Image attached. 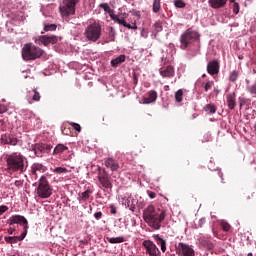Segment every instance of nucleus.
Instances as JSON below:
<instances>
[{
	"label": "nucleus",
	"instance_id": "nucleus-21",
	"mask_svg": "<svg viewBox=\"0 0 256 256\" xmlns=\"http://www.w3.org/2000/svg\"><path fill=\"white\" fill-rule=\"evenodd\" d=\"M153 239L156 241L157 245H160L162 253H165V251H167V241L159 236V234L153 235Z\"/></svg>",
	"mask_w": 256,
	"mask_h": 256
},
{
	"label": "nucleus",
	"instance_id": "nucleus-31",
	"mask_svg": "<svg viewBox=\"0 0 256 256\" xmlns=\"http://www.w3.org/2000/svg\"><path fill=\"white\" fill-rule=\"evenodd\" d=\"M220 226H221V229L222 231H230L231 230V224H229V222L225 221V220H222L220 222Z\"/></svg>",
	"mask_w": 256,
	"mask_h": 256
},
{
	"label": "nucleus",
	"instance_id": "nucleus-9",
	"mask_svg": "<svg viewBox=\"0 0 256 256\" xmlns=\"http://www.w3.org/2000/svg\"><path fill=\"white\" fill-rule=\"evenodd\" d=\"M99 169V174H98V181L104 189H113V183H111V180L109 179V174H107V171L105 169Z\"/></svg>",
	"mask_w": 256,
	"mask_h": 256
},
{
	"label": "nucleus",
	"instance_id": "nucleus-32",
	"mask_svg": "<svg viewBox=\"0 0 256 256\" xmlns=\"http://www.w3.org/2000/svg\"><path fill=\"white\" fill-rule=\"evenodd\" d=\"M4 240L6 241V243H19V238L18 236H6L4 238Z\"/></svg>",
	"mask_w": 256,
	"mask_h": 256
},
{
	"label": "nucleus",
	"instance_id": "nucleus-6",
	"mask_svg": "<svg viewBox=\"0 0 256 256\" xmlns=\"http://www.w3.org/2000/svg\"><path fill=\"white\" fill-rule=\"evenodd\" d=\"M84 35L88 41L96 43L101 39V24L94 22L85 28Z\"/></svg>",
	"mask_w": 256,
	"mask_h": 256
},
{
	"label": "nucleus",
	"instance_id": "nucleus-22",
	"mask_svg": "<svg viewBox=\"0 0 256 256\" xmlns=\"http://www.w3.org/2000/svg\"><path fill=\"white\" fill-rule=\"evenodd\" d=\"M236 94L234 92L227 94L226 99H227V105L228 108L233 110L235 109L237 102H236Z\"/></svg>",
	"mask_w": 256,
	"mask_h": 256
},
{
	"label": "nucleus",
	"instance_id": "nucleus-29",
	"mask_svg": "<svg viewBox=\"0 0 256 256\" xmlns=\"http://www.w3.org/2000/svg\"><path fill=\"white\" fill-rule=\"evenodd\" d=\"M152 11L153 13H159L161 11V0H154Z\"/></svg>",
	"mask_w": 256,
	"mask_h": 256
},
{
	"label": "nucleus",
	"instance_id": "nucleus-45",
	"mask_svg": "<svg viewBox=\"0 0 256 256\" xmlns=\"http://www.w3.org/2000/svg\"><path fill=\"white\" fill-rule=\"evenodd\" d=\"M9 111V108L5 104H0V115H3V113H7Z\"/></svg>",
	"mask_w": 256,
	"mask_h": 256
},
{
	"label": "nucleus",
	"instance_id": "nucleus-23",
	"mask_svg": "<svg viewBox=\"0 0 256 256\" xmlns=\"http://www.w3.org/2000/svg\"><path fill=\"white\" fill-rule=\"evenodd\" d=\"M247 83V91L250 95H256V78H254L252 81L249 79H246Z\"/></svg>",
	"mask_w": 256,
	"mask_h": 256
},
{
	"label": "nucleus",
	"instance_id": "nucleus-28",
	"mask_svg": "<svg viewBox=\"0 0 256 256\" xmlns=\"http://www.w3.org/2000/svg\"><path fill=\"white\" fill-rule=\"evenodd\" d=\"M237 79H239V71L233 70L229 75V81H231V83H235Z\"/></svg>",
	"mask_w": 256,
	"mask_h": 256
},
{
	"label": "nucleus",
	"instance_id": "nucleus-53",
	"mask_svg": "<svg viewBox=\"0 0 256 256\" xmlns=\"http://www.w3.org/2000/svg\"><path fill=\"white\" fill-rule=\"evenodd\" d=\"M8 233H9V235H13V233H15V228H10L8 230Z\"/></svg>",
	"mask_w": 256,
	"mask_h": 256
},
{
	"label": "nucleus",
	"instance_id": "nucleus-62",
	"mask_svg": "<svg viewBox=\"0 0 256 256\" xmlns=\"http://www.w3.org/2000/svg\"><path fill=\"white\" fill-rule=\"evenodd\" d=\"M28 93H29V97H31V91H29Z\"/></svg>",
	"mask_w": 256,
	"mask_h": 256
},
{
	"label": "nucleus",
	"instance_id": "nucleus-47",
	"mask_svg": "<svg viewBox=\"0 0 256 256\" xmlns=\"http://www.w3.org/2000/svg\"><path fill=\"white\" fill-rule=\"evenodd\" d=\"M109 37H111V41H115V30L110 28Z\"/></svg>",
	"mask_w": 256,
	"mask_h": 256
},
{
	"label": "nucleus",
	"instance_id": "nucleus-33",
	"mask_svg": "<svg viewBox=\"0 0 256 256\" xmlns=\"http://www.w3.org/2000/svg\"><path fill=\"white\" fill-rule=\"evenodd\" d=\"M175 100L177 103H181V101H183V90L182 89H179L178 91H176Z\"/></svg>",
	"mask_w": 256,
	"mask_h": 256
},
{
	"label": "nucleus",
	"instance_id": "nucleus-41",
	"mask_svg": "<svg viewBox=\"0 0 256 256\" xmlns=\"http://www.w3.org/2000/svg\"><path fill=\"white\" fill-rule=\"evenodd\" d=\"M27 229H29V226L28 225L24 226V231L21 233L20 236H17L18 241H23V239H25V237H27Z\"/></svg>",
	"mask_w": 256,
	"mask_h": 256
},
{
	"label": "nucleus",
	"instance_id": "nucleus-35",
	"mask_svg": "<svg viewBox=\"0 0 256 256\" xmlns=\"http://www.w3.org/2000/svg\"><path fill=\"white\" fill-rule=\"evenodd\" d=\"M53 173H56L57 175H61L63 173H69L68 169L65 167H56L53 171Z\"/></svg>",
	"mask_w": 256,
	"mask_h": 256
},
{
	"label": "nucleus",
	"instance_id": "nucleus-20",
	"mask_svg": "<svg viewBox=\"0 0 256 256\" xmlns=\"http://www.w3.org/2000/svg\"><path fill=\"white\" fill-rule=\"evenodd\" d=\"M160 75L161 77H175V68L173 66L169 65L166 68L160 69Z\"/></svg>",
	"mask_w": 256,
	"mask_h": 256
},
{
	"label": "nucleus",
	"instance_id": "nucleus-40",
	"mask_svg": "<svg viewBox=\"0 0 256 256\" xmlns=\"http://www.w3.org/2000/svg\"><path fill=\"white\" fill-rule=\"evenodd\" d=\"M174 5L175 7H177L178 9H183L185 8V2L183 0H175L174 1Z\"/></svg>",
	"mask_w": 256,
	"mask_h": 256
},
{
	"label": "nucleus",
	"instance_id": "nucleus-48",
	"mask_svg": "<svg viewBox=\"0 0 256 256\" xmlns=\"http://www.w3.org/2000/svg\"><path fill=\"white\" fill-rule=\"evenodd\" d=\"M94 217H95V219H97V221H99V219H101V217H103V212H101V211L96 212L94 214Z\"/></svg>",
	"mask_w": 256,
	"mask_h": 256
},
{
	"label": "nucleus",
	"instance_id": "nucleus-19",
	"mask_svg": "<svg viewBox=\"0 0 256 256\" xmlns=\"http://www.w3.org/2000/svg\"><path fill=\"white\" fill-rule=\"evenodd\" d=\"M147 95H148V97H144L142 99L144 105H149V104L155 103V101H157V91L150 90L147 93Z\"/></svg>",
	"mask_w": 256,
	"mask_h": 256
},
{
	"label": "nucleus",
	"instance_id": "nucleus-15",
	"mask_svg": "<svg viewBox=\"0 0 256 256\" xmlns=\"http://www.w3.org/2000/svg\"><path fill=\"white\" fill-rule=\"evenodd\" d=\"M47 171V167H45L41 163H34L31 166L30 173L34 176L35 179H37V173H45Z\"/></svg>",
	"mask_w": 256,
	"mask_h": 256
},
{
	"label": "nucleus",
	"instance_id": "nucleus-36",
	"mask_svg": "<svg viewBox=\"0 0 256 256\" xmlns=\"http://www.w3.org/2000/svg\"><path fill=\"white\" fill-rule=\"evenodd\" d=\"M99 7H100L101 9H103V10L105 11V13H113V10L111 9V7L109 6V4H107V3H101V4L99 5Z\"/></svg>",
	"mask_w": 256,
	"mask_h": 256
},
{
	"label": "nucleus",
	"instance_id": "nucleus-10",
	"mask_svg": "<svg viewBox=\"0 0 256 256\" xmlns=\"http://www.w3.org/2000/svg\"><path fill=\"white\" fill-rule=\"evenodd\" d=\"M53 149V146L51 144H35L33 147V151L36 155V157H43L45 153H51V150Z\"/></svg>",
	"mask_w": 256,
	"mask_h": 256
},
{
	"label": "nucleus",
	"instance_id": "nucleus-61",
	"mask_svg": "<svg viewBox=\"0 0 256 256\" xmlns=\"http://www.w3.org/2000/svg\"><path fill=\"white\" fill-rule=\"evenodd\" d=\"M240 107H243V102H240Z\"/></svg>",
	"mask_w": 256,
	"mask_h": 256
},
{
	"label": "nucleus",
	"instance_id": "nucleus-44",
	"mask_svg": "<svg viewBox=\"0 0 256 256\" xmlns=\"http://www.w3.org/2000/svg\"><path fill=\"white\" fill-rule=\"evenodd\" d=\"M231 3H234L233 4V13L235 14V15H238V13H239V3H237V2H231Z\"/></svg>",
	"mask_w": 256,
	"mask_h": 256
},
{
	"label": "nucleus",
	"instance_id": "nucleus-59",
	"mask_svg": "<svg viewBox=\"0 0 256 256\" xmlns=\"http://www.w3.org/2000/svg\"><path fill=\"white\" fill-rule=\"evenodd\" d=\"M202 77H203V79H205V77H207V74H203Z\"/></svg>",
	"mask_w": 256,
	"mask_h": 256
},
{
	"label": "nucleus",
	"instance_id": "nucleus-37",
	"mask_svg": "<svg viewBox=\"0 0 256 256\" xmlns=\"http://www.w3.org/2000/svg\"><path fill=\"white\" fill-rule=\"evenodd\" d=\"M111 19H113V21H115L119 25H123V27H125V24L127 23L125 19H120L119 16H111Z\"/></svg>",
	"mask_w": 256,
	"mask_h": 256
},
{
	"label": "nucleus",
	"instance_id": "nucleus-14",
	"mask_svg": "<svg viewBox=\"0 0 256 256\" xmlns=\"http://www.w3.org/2000/svg\"><path fill=\"white\" fill-rule=\"evenodd\" d=\"M9 221V225H22L23 227L27 226L29 224V222L27 221V218H25L24 216L21 215H14L12 217H10Z\"/></svg>",
	"mask_w": 256,
	"mask_h": 256
},
{
	"label": "nucleus",
	"instance_id": "nucleus-52",
	"mask_svg": "<svg viewBox=\"0 0 256 256\" xmlns=\"http://www.w3.org/2000/svg\"><path fill=\"white\" fill-rule=\"evenodd\" d=\"M133 81H134V85H137V82H138V80H137V74H134V75H133Z\"/></svg>",
	"mask_w": 256,
	"mask_h": 256
},
{
	"label": "nucleus",
	"instance_id": "nucleus-11",
	"mask_svg": "<svg viewBox=\"0 0 256 256\" xmlns=\"http://www.w3.org/2000/svg\"><path fill=\"white\" fill-rule=\"evenodd\" d=\"M59 41V38L55 35L48 36V35H42L39 36V38L35 41V43H38V45H44V47H47V45H55Z\"/></svg>",
	"mask_w": 256,
	"mask_h": 256
},
{
	"label": "nucleus",
	"instance_id": "nucleus-30",
	"mask_svg": "<svg viewBox=\"0 0 256 256\" xmlns=\"http://www.w3.org/2000/svg\"><path fill=\"white\" fill-rule=\"evenodd\" d=\"M204 111L213 115L217 112V107H215L213 104H208L204 107Z\"/></svg>",
	"mask_w": 256,
	"mask_h": 256
},
{
	"label": "nucleus",
	"instance_id": "nucleus-60",
	"mask_svg": "<svg viewBox=\"0 0 256 256\" xmlns=\"http://www.w3.org/2000/svg\"><path fill=\"white\" fill-rule=\"evenodd\" d=\"M247 256H253V253H248V255Z\"/></svg>",
	"mask_w": 256,
	"mask_h": 256
},
{
	"label": "nucleus",
	"instance_id": "nucleus-18",
	"mask_svg": "<svg viewBox=\"0 0 256 256\" xmlns=\"http://www.w3.org/2000/svg\"><path fill=\"white\" fill-rule=\"evenodd\" d=\"M104 165L107 167V169H110L112 171H118L119 170V162L113 158H107L104 160Z\"/></svg>",
	"mask_w": 256,
	"mask_h": 256
},
{
	"label": "nucleus",
	"instance_id": "nucleus-58",
	"mask_svg": "<svg viewBox=\"0 0 256 256\" xmlns=\"http://www.w3.org/2000/svg\"><path fill=\"white\" fill-rule=\"evenodd\" d=\"M214 93H217V94H219V90H217V89H214Z\"/></svg>",
	"mask_w": 256,
	"mask_h": 256
},
{
	"label": "nucleus",
	"instance_id": "nucleus-38",
	"mask_svg": "<svg viewBox=\"0 0 256 256\" xmlns=\"http://www.w3.org/2000/svg\"><path fill=\"white\" fill-rule=\"evenodd\" d=\"M57 24H46L44 25V31H56Z\"/></svg>",
	"mask_w": 256,
	"mask_h": 256
},
{
	"label": "nucleus",
	"instance_id": "nucleus-27",
	"mask_svg": "<svg viewBox=\"0 0 256 256\" xmlns=\"http://www.w3.org/2000/svg\"><path fill=\"white\" fill-rule=\"evenodd\" d=\"M108 243H111L112 245H115L117 243H125V238L123 236L120 237H112L107 238Z\"/></svg>",
	"mask_w": 256,
	"mask_h": 256
},
{
	"label": "nucleus",
	"instance_id": "nucleus-2",
	"mask_svg": "<svg viewBox=\"0 0 256 256\" xmlns=\"http://www.w3.org/2000/svg\"><path fill=\"white\" fill-rule=\"evenodd\" d=\"M6 163L8 171H13L14 173H25V165H27V158L19 152H13L6 156Z\"/></svg>",
	"mask_w": 256,
	"mask_h": 256
},
{
	"label": "nucleus",
	"instance_id": "nucleus-17",
	"mask_svg": "<svg viewBox=\"0 0 256 256\" xmlns=\"http://www.w3.org/2000/svg\"><path fill=\"white\" fill-rule=\"evenodd\" d=\"M207 72L209 75L219 74V62L217 60H212L207 64Z\"/></svg>",
	"mask_w": 256,
	"mask_h": 256
},
{
	"label": "nucleus",
	"instance_id": "nucleus-49",
	"mask_svg": "<svg viewBox=\"0 0 256 256\" xmlns=\"http://www.w3.org/2000/svg\"><path fill=\"white\" fill-rule=\"evenodd\" d=\"M148 197L150 199H155V197H157V193H155L153 191H148Z\"/></svg>",
	"mask_w": 256,
	"mask_h": 256
},
{
	"label": "nucleus",
	"instance_id": "nucleus-4",
	"mask_svg": "<svg viewBox=\"0 0 256 256\" xmlns=\"http://www.w3.org/2000/svg\"><path fill=\"white\" fill-rule=\"evenodd\" d=\"M36 193L40 199H49L53 195V188L49 185V180L45 175L40 177Z\"/></svg>",
	"mask_w": 256,
	"mask_h": 256
},
{
	"label": "nucleus",
	"instance_id": "nucleus-42",
	"mask_svg": "<svg viewBox=\"0 0 256 256\" xmlns=\"http://www.w3.org/2000/svg\"><path fill=\"white\" fill-rule=\"evenodd\" d=\"M213 85H215V82L213 81H208L205 85H204V91H210V89H213Z\"/></svg>",
	"mask_w": 256,
	"mask_h": 256
},
{
	"label": "nucleus",
	"instance_id": "nucleus-16",
	"mask_svg": "<svg viewBox=\"0 0 256 256\" xmlns=\"http://www.w3.org/2000/svg\"><path fill=\"white\" fill-rule=\"evenodd\" d=\"M230 3H235V0H229ZM208 3L212 9H221L227 5V0H208Z\"/></svg>",
	"mask_w": 256,
	"mask_h": 256
},
{
	"label": "nucleus",
	"instance_id": "nucleus-1",
	"mask_svg": "<svg viewBox=\"0 0 256 256\" xmlns=\"http://www.w3.org/2000/svg\"><path fill=\"white\" fill-rule=\"evenodd\" d=\"M142 217L148 227H151V229H154L155 231H159V229H161V223H163L165 217H167V211L156 208L153 205H148L143 210Z\"/></svg>",
	"mask_w": 256,
	"mask_h": 256
},
{
	"label": "nucleus",
	"instance_id": "nucleus-13",
	"mask_svg": "<svg viewBox=\"0 0 256 256\" xmlns=\"http://www.w3.org/2000/svg\"><path fill=\"white\" fill-rule=\"evenodd\" d=\"M0 143H2V145H13V146H15L19 143V139L15 138L10 133H4V134L1 135Z\"/></svg>",
	"mask_w": 256,
	"mask_h": 256
},
{
	"label": "nucleus",
	"instance_id": "nucleus-12",
	"mask_svg": "<svg viewBox=\"0 0 256 256\" xmlns=\"http://www.w3.org/2000/svg\"><path fill=\"white\" fill-rule=\"evenodd\" d=\"M142 246L144 247L147 255H155V253H159V248L153 241L151 240H144L142 242Z\"/></svg>",
	"mask_w": 256,
	"mask_h": 256
},
{
	"label": "nucleus",
	"instance_id": "nucleus-8",
	"mask_svg": "<svg viewBox=\"0 0 256 256\" xmlns=\"http://www.w3.org/2000/svg\"><path fill=\"white\" fill-rule=\"evenodd\" d=\"M176 253L178 256H195V249L187 243L179 242L176 246Z\"/></svg>",
	"mask_w": 256,
	"mask_h": 256
},
{
	"label": "nucleus",
	"instance_id": "nucleus-26",
	"mask_svg": "<svg viewBox=\"0 0 256 256\" xmlns=\"http://www.w3.org/2000/svg\"><path fill=\"white\" fill-rule=\"evenodd\" d=\"M121 63H125V55H120L115 59H112L111 67H117L118 65H121Z\"/></svg>",
	"mask_w": 256,
	"mask_h": 256
},
{
	"label": "nucleus",
	"instance_id": "nucleus-55",
	"mask_svg": "<svg viewBox=\"0 0 256 256\" xmlns=\"http://www.w3.org/2000/svg\"><path fill=\"white\" fill-rule=\"evenodd\" d=\"M150 256H161V251H159L158 253L150 254Z\"/></svg>",
	"mask_w": 256,
	"mask_h": 256
},
{
	"label": "nucleus",
	"instance_id": "nucleus-56",
	"mask_svg": "<svg viewBox=\"0 0 256 256\" xmlns=\"http://www.w3.org/2000/svg\"><path fill=\"white\" fill-rule=\"evenodd\" d=\"M131 29H137V24H134L133 26H131Z\"/></svg>",
	"mask_w": 256,
	"mask_h": 256
},
{
	"label": "nucleus",
	"instance_id": "nucleus-46",
	"mask_svg": "<svg viewBox=\"0 0 256 256\" xmlns=\"http://www.w3.org/2000/svg\"><path fill=\"white\" fill-rule=\"evenodd\" d=\"M6 211H9V207L5 205L0 206V217L3 215V213H6Z\"/></svg>",
	"mask_w": 256,
	"mask_h": 256
},
{
	"label": "nucleus",
	"instance_id": "nucleus-25",
	"mask_svg": "<svg viewBox=\"0 0 256 256\" xmlns=\"http://www.w3.org/2000/svg\"><path fill=\"white\" fill-rule=\"evenodd\" d=\"M69 147L63 145V144H58L53 151V155H61V153H65Z\"/></svg>",
	"mask_w": 256,
	"mask_h": 256
},
{
	"label": "nucleus",
	"instance_id": "nucleus-50",
	"mask_svg": "<svg viewBox=\"0 0 256 256\" xmlns=\"http://www.w3.org/2000/svg\"><path fill=\"white\" fill-rule=\"evenodd\" d=\"M14 185H15L16 187H22V186H23V181H21V180H16L15 183H14Z\"/></svg>",
	"mask_w": 256,
	"mask_h": 256
},
{
	"label": "nucleus",
	"instance_id": "nucleus-51",
	"mask_svg": "<svg viewBox=\"0 0 256 256\" xmlns=\"http://www.w3.org/2000/svg\"><path fill=\"white\" fill-rule=\"evenodd\" d=\"M110 213H112V215H115V213H117V208H115V206H111Z\"/></svg>",
	"mask_w": 256,
	"mask_h": 256
},
{
	"label": "nucleus",
	"instance_id": "nucleus-43",
	"mask_svg": "<svg viewBox=\"0 0 256 256\" xmlns=\"http://www.w3.org/2000/svg\"><path fill=\"white\" fill-rule=\"evenodd\" d=\"M70 125H71V127H73V129L75 131H77L78 133H81V125H79V124H77L75 122H72Z\"/></svg>",
	"mask_w": 256,
	"mask_h": 256
},
{
	"label": "nucleus",
	"instance_id": "nucleus-5",
	"mask_svg": "<svg viewBox=\"0 0 256 256\" xmlns=\"http://www.w3.org/2000/svg\"><path fill=\"white\" fill-rule=\"evenodd\" d=\"M79 0H62L59 5V13L63 19H68L71 15H75V7Z\"/></svg>",
	"mask_w": 256,
	"mask_h": 256
},
{
	"label": "nucleus",
	"instance_id": "nucleus-39",
	"mask_svg": "<svg viewBox=\"0 0 256 256\" xmlns=\"http://www.w3.org/2000/svg\"><path fill=\"white\" fill-rule=\"evenodd\" d=\"M154 31L156 32V33H161V31H163V24L161 23V22H156L155 24H154Z\"/></svg>",
	"mask_w": 256,
	"mask_h": 256
},
{
	"label": "nucleus",
	"instance_id": "nucleus-54",
	"mask_svg": "<svg viewBox=\"0 0 256 256\" xmlns=\"http://www.w3.org/2000/svg\"><path fill=\"white\" fill-rule=\"evenodd\" d=\"M124 27H126L127 29H131V24H128L127 22H126V24H124Z\"/></svg>",
	"mask_w": 256,
	"mask_h": 256
},
{
	"label": "nucleus",
	"instance_id": "nucleus-57",
	"mask_svg": "<svg viewBox=\"0 0 256 256\" xmlns=\"http://www.w3.org/2000/svg\"><path fill=\"white\" fill-rule=\"evenodd\" d=\"M0 123H2V125H5V120L0 119Z\"/></svg>",
	"mask_w": 256,
	"mask_h": 256
},
{
	"label": "nucleus",
	"instance_id": "nucleus-7",
	"mask_svg": "<svg viewBox=\"0 0 256 256\" xmlns=\"http://www.w3.org/2000/svg\"><path fill=\"white\" fill-rule=\"evenodd\" d=\"M199 40V33L192 29H187L185 33L180 36L181 49H187L190 45H193L195 41Z\"/></svg>",
	"mask_w": 256,
	"mask_h": 256
},
{
	"label": "nucleus",
	"instance_id": "nucleus-34",
	"mask_svg": "<svg viewBox=\"0 0 256 256\" xmlns=\"http://www.w3.org/2000/svg\"><path fill=\"white\" fill-rule=\"evenodd\" d=\"M32 93H34L32 96V101H36V102L41 101V94L39 93V91H37V89H33Z\"/></svg>",
	"mask_w": 256,
	"mask_h": 256
},
{
	"label": "nucleus",
	"instance_id": "nucleus-3",
	"mask_svg": "<svg viewBox=\"0 0 256 256\" xmlns=\"http://www.w3.org/2000/svg\"><path fill=\"white\" fill-rule=\"evenodd\" d=\"M43 49L28 43L25 44L22 48V59L24 61H35V59H40V57H43Z\"/></svg>",
	"mask_w": 256,
	"mask_h": 256
},
{
	"label": "nucleus",
	"instance_id": "nucleus-24",
	"mask_svg": "<svg viewBox=\"0 0 256 256\" xmlns=\"http://www.w3.org/2000/svg\"><path fill=\"white\" fill-rule=\"evenodd\" d=\"M92 194H93V191H91L90 189H87L86 191L79 194V197H78L79 203H83L85 201H88L89 197H91Z\"/></svg>",
	"mask_w": 256,
	"mask_h": 256
}]
</instances>
